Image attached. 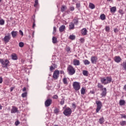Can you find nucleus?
Instances as JSON below:
<instances>
[{
  "label": "nucleus",
  "mask_w": 126,
  "mask_h": 126,
  "mask_svg": "<svg viewBox=\"0 0 126 126\" xmlns=\"http://www.w3.org/2000/svg\"><path fill=\"white\" fill-rule=\"evenodd\" d=\"M89 7L91 9H94V8H95V5L93 3H90Z\"/></svg>",
  "instance_id": "21"
},
{
  "label": "nucleus",
  "mask_w": 126,
  "mask_h": 126,
  "mask_svg": "<svg viewBox=\"0 0 126 126\" xmlns=\"http://www.w3.org/2000/svg\"><path fill=\"white\" fill-rule=\"evenodd\" d=\"M124 90H126V84L124 86V88H123Z\"/></svg>",
  "instance_id": "58"
},
{
  "label": "nucleus",
  "mask_w": 126,
  "mask_h": 126,
  "mask_svg": "<svg viewBox=\"0 0 126 126\" xmlns=\"http://www.w3.org/2000/svg\"><path fill=\"white\" fill-rule=\"evenodd\" d=\"M19 33H20V35H21V36H23V32H22V31L20 30Z\"/></svg>",
  "instance_id": "50"
},
{
  "label": "nucleus",
  "mask_w": 126,
  "mask_h": 126,
  "mask_svg": "<svg viewBox=\"0 0 126 126\" xmlns=\"http://www.w3.org/2000/svg\"><path fill=\"white\" fill-rule=\"evenodd\" d=\"M70 10L71 11H73V10H74V7L73 6H71L70 7Z\"/></svg>",
  "instance_id": "47"
},
{
  "label": "nucleus",
  "mask_w": 126,
  "mask_h": 126,
  "mask_svg": "<svg viewBox=\"0 0 126 126\" xmlns=\"http://www.w3.org/2000/svg\"><path fill=\"white\" fill-rule=\"evenodd\" d=\"M100 81L102 84L106 85L109 84L112 82V77H105L100 78Z\"/></svg>",
  "instance_id": "1"
},
{
  "label": "nucleus",
  "mask_w": 126,
  "mask_h": 126,
  "mask_svg": "<svg viewBox=\"0 0 126 126\" xmlns=\"http://www.w3.org/2000/svg\"><path fill=\"white\" fill-rule=\"evenodd\" d=\"M63 83L64 84H67V79H66V78H64L63 79Z\"/></svg>",
  "instance_id": "35"
},
{
  "label": "nucleus",
  "mask_w": 126,
  "mask_h": 126,
  "mask_svg": "<svg viewBox=\"0 0 126 126\" xmlns=\"http://www.w3.org/2000/svg\"><path fill=\"white\" fill-rule=\"evenodd\" d=\"M107 1H111V0H107Z\"/></svg>",
  "instance_id": "62"
},
{
  "label": "nucleus",
  "mask_w": 126,
  "mask_h": 126,
  "mask_svg": "<svg viewBox=\"0 0 126 126\" xmlns=\"http://www.w3.org/2000/svg\"><path fill=\"white\" fill-rule=\"evenodd\" d=\"M74 65H79L80 64V62L79 60H74L73 61Z\"/></svg>",
  "instance_id": "18"
},
{
  "label": "nucleus",
  "mask_w": 126,
  "mask_h": 126,
  "mask_svg": "<svg viewBox=\"0 0 126 126\" xmlns=\"http://www.w3.org/2000/svg\"><path fill=\"white\" fill-rule=\"evenodd\" d=\"M75 0H72L73 1H74Z\"/></svg>",
  "instance_id": "64"
},
{
  "label": "nucleus",
  "mask_w": 126,
  "mask_h": 126,
  "mask_svg": "<svg viewBox=\"0 0 126 126\" xmlns=\"http://www.w3.org/2000/svg\"><path fill=\"white\" fill-rule=\"evenodd\" d=\"M125 104H126V101L124 99H121L119 101V105L120 106H124V105H125Z\"/></svg>",
  "instance_id": "19"
},
{
  "label": "nucleus",
  "mask_w": 126,
  "mask_h": 126,
  "mask_svg": "<svg viewBox=\"0 0 126 126\" xmlns=\"http://www.w3.org/2000/svg\"><path fill=\"white\" fill-rule=\"evenodd\" d=\"M122 59H121V57L120 56H116L114 58V61L116 63H119L121 62V60Z\"/></svg>",
  "instance_id": "16"
},
{
  "label": "nucleus",
  "mask_w": 126,
  "mask_h": 126,
  "mask_svg": "<svg viewBox=\"0 0 126 126\" xmlns=\"http://www.w3.org/2000/svg\"><path fill=\"white\" fill-rule=\"evenodd\" d=\"M18 111V108L15 106H13L12 109L11 110V114H15Z\"/></svg>",
  "instance_id": "13"
},
{
  "label": "nucleus",
  "mask_w": 126,
  "mask_h": 126,
  "mask_svg": "<svg viewBox=\"0 0 126 126\" xmlns=\"http://www.w3.org/2000/svg\"><path fill=\"white\" fill-rule=\"evenodd\" d=\"M104 122H105V119H104V117H101L99 120V123L100 124V125H102V124H104Z\"/></svg>",
  "instance_id": "22"
},
{
  "label": "nucleus",
  "mask_w": 126,
  "mask_h": 126,
  "mask_svg": "<svg viewBox=\"0 0 126 126\" xmlns=\"http://www.w3.org/2000/svg\"><path fill=\"white\" fill-rule=\"evenodd\" d=\"M71 113H72V111L71 109L69 108V107H67L63 111V114L64 116L67 117H69L70 115H71Z\"/></svg>",
  "instance_id": "3"
},
{
  "label": "nucleus",
  "mask_w": 126,
  "mask_h": 126,
  "mask_svg": "<svg viewBox=\"0 0 126 126\" xmlns=\"http://www.w3.org/2000/svg\"><path fill=\"white\" fill-rule=\"evenodd\" d=\"M82 73L85 76H87L88 75V71L83 70Z\"/></svg>",
  "instance_id": "26"
},
{
  "label": "nucleus",
  "mask_w": 126,
  "mask_h": 126,
  "mask_svg": "<svg viewBox=\"0 0 126 126\" xmlns=\"http://www.w3.org/2000/svg\"><path fill=\"white\" fill-rule=\"evenodd\" d=\"M35 23H33V25H32V28H34V27H35Z\"/></svg>",
  "instance_id": "61"
},
{
  "label": "nucleus",
  "mask_w": 126,
  "mask_h": 126,
  "mask_svg": "<svg viewBox=\"0 0 126 126\" xmlns=\"http://www.w3.org/2000/svg\"><path fill=\"white\" fill-rule=\"evenodd\" d=\"M81 34L82 35H83V36L87 35V30H86V28H83L82 29Z\"/></svg>",
  "instance_id": "15"
},
{
  "label": "nucleus",
  "mask_w": 126,
  "mask_h": 126,
  "mask_svg": "<svg viewBox=\"0 0 126 126\" xmlns=\"http://www.w3.org/2000/svg\"><path fill=\"white\" fill-rule=\"evenodd\" d=\"M110 11L113 13H115L117 11V7L114 6L110 8Z\"/></svg>",
  "instance_id": "20"
},
{
  "label": "nucleus",
  "mask_w": 126,
  "mask_h": 126,
  "mask_svg": "<svg viewBox=\"0 0 126 126\" xmlns=\"http://www.w3.org/2000/svg\"><path fill=\"white\" fill-rule=\"evenodd\" d=\"M60 104L61 105H63V104H64V99H62L60 102Z\"/></svg>",
  "instance_id": "42"
},
{
  "label": "nucleus",
  "mask_w": 126,
  "mask_h": 126,
  "mask_svg": "<svg viewBox=\"0 0 126 126\" xmlns=\"http://www.w3.org/2000/svg\"><path fill=\"white\" fill-rule=\"evenodd\" d=\"M59 75H60V71L59 70H56L54 72L53 77L54 79H58L59 78Z\"/></svg>",
  "instance_id": "7"
},
{
  "label": "nucleus",
  "mask_w": 126,
  "mask_h": 126,
  "mask_svg": "<svg viewBox=\"0 0 126 126\" xmlns=\"http://www.w3.org/2000/svg\"><path fill=\"white\" fill-rule=\"evenodd\" d=\"M84 64H90V62H89L88 60H85L84 61Z\"/></svg>",
  "instance_id": "31"
},
{
  "label": "nucleus",
  "mask_w": 126,
  "mask_h": 126,
  "mask_svg": "<svg viewBox=\"0 0 126 126\" xmlns=\"http://www.w3.org/2000/svg\"><path fill=\"white\" fill-rule=\"evenodd\" d=\"M72 106L73 107V109H76V104H75V103H73L72 104Z\"/></svg>",
  "instance_id": "45"
},
{
  "label": "nucleus",
  "mask_w": 126,
  "mask_h": 126,
  "mask_svg": "<svg viewBox=\"0 0 126 126\" xmlns=\"http://www.w3.org/2000/svg\"><path fill=\"white\" fill-rule=\"evenodd\" d=\"M119 13H123V10H119Z\"/></svg>",
  "instance_id": "60"
},
{
  "label": "nucleus",
  "mask_w": 126,
  "mask_h": 126,
  "mask_svg": "<svg viewBox=\"0 0 126 126\" xmlns=\"http://www.w3.org/2000/svg\"><path fill=\"white\" fill-rule=\"evenodd\" d=\"M56 32H57V28H56V27H54L53 33L55 34V33H56Z\"/></svg>",
  "instance_id": "41"
},
{
  "label": "nucleus",
  "mask_w": 126,
  "mask_h": 126,
  "mask_svg": "<svg viewBox=\"0 0 126 126\" xmlns=\"http://www.w3.org/2000/svg\"><path fill=\"white\" fill-rule=\"evenodd\" d=\"M114 31L115 32V33H118V32H119V30L117 29H114Z\"/></svg>",
  "instance_id": "51"
},
{
  "label": "nucleus",
  "mask_w": 126,
  "mask_h": 126,
  "mask_svg": "<svg viewBox=\"0 0 126 126\" xmlns=\"http://www.w3.org/2000/svg\"><path fill=\"white\" fill-rule=\"evenodd\" d=\"M54 113H55V114H59V113H60V110H59V109L56 108L54 110Z\"/></svg>",
  "instance_id": "36"
},
{
  "label": "nucleus",
  "mask_w": 126,
  "mask_h": 126,
  "mask_svg": "<svg viewBox=\"0 0 126 126\" xmlns=\"http://www.w3.org/2000/svg\"><path fill=\"white\" fill-rule=\"evenodd\" d=\"M69 39H70V40H74V39H75V36L74 35H70L69 36Z\"/></svg>",
  "instance_id": "34"
},
{
  "label": "nucleus",
  "mask_w": 126,
  "mask_h": 126,
  "mask_svg": "<svg viewBox=\"0 0 126 126\" xmlns=\"http://www.w3.org/2000/svg\"><path fill=\"white\" fill-rule=\"evenodd\" d=\"M37 5H38V0H34V7H36Z\"/></svg>",
  "instance_id": "39"
},
{
  "label": "nucleus",
  "mask_w": 126,
  "mask_h": 126,
  "mask_svg": "<svg viewBox=\"0 0 126 126\" xmlns=\"http://www.w3.org/2000/svg\"><path fill=\"white\" fill-rule=\"evenodd\" d=\"M19 124H20V123L19 122V121H16L15 122V126H18V125H19Z\"/></svg>",
  "instance_id": "48"
},
{
  "label": "nucleus",
  "mask_w": 126,
  "mask_h": 126,
  "mask_svg": "<svg viewBox=\"0 0 126 126\" xmlns=\"http://www.w3.org/2000/svg\"><path fill=\"white\" fill-rule=\"evenodd\" d=\"M74 28V24L71 23L70 25H69V29L71 30Z\"/></svg>",
  "instance_id": "28"
},
{
  "label": "nucleus",
  "mask_w": 126,
  "mask_h": 126,
  "mask_svg": "<svg viewBox=\"0 0 126 126\" xmlns=\"http://www.w3.org/2000/svg\"><path fill=\"white\" fill-rule=\"evenodd\" d=\"M100 18L101 20H105L106 19V16L104 14H102L100 16Z\"/></svg>",
  "instance_id": "24"
},
{
  "label": "nucleus",
  "mask_w": 126,
  "mask_h": 126,
  "mask_svg": "<svg viewBox=\"0 0 126 126\" xmlns=\"http://www.w3.org/2000/svg\"><path fill=\"white\" fill-rule=\"evenodd\" d=\"M53 99H58V95H55L53 96Z\"/></svg>",
  "instance_id": "52"
},
{
  "label": "nucleus",
  "mask_w": 126,
  "mask_h": 126,
  "mask_svg": "<svg viewBox=\"0 0 126 126\" xmlns=\"http://www.w3.org/2000/svg\"><path fill=\"white\" fill-rule=\"evenodd\" d=\"M67 70L69 75H73L75 73V70L74 69V68H73V67L71 65H68Z\"/></svg>",
  "instance_id": "2"
},
{
  "label": "nucleus",
  "mask_w": 126,
  "mask_h": 126,
  "mask_svg": "<svg viewBox=\"0 0 126 126\" xmlns=\"http://www.w3.org/2000/svg\"><path fill=\"white\" fill-rule=\"evenodd\" d=\"M100 90L102 91L101 93L100 94L101 97H106L107 95V89L106 88H104Z\"/></svg>",
  "instance_id": "9"
},
{
  "label": "nucleus",
  "mask_w": 126,
  "mask_h": 126,
  "mask_svg": "<svg viewBox=\"0 0 126 126\" xmlns=\"http://www.w3.org/2000/svg\"><path fill=\"white\" fill-rule=\"evenodd\" d=\"M81 94H82L84 95V94H85V89L84 88H82L81 90Z\"/></svg>",
  "instance_id": "29"
},
{
  "label": "nucleus",
  "mask_w": 126,
  "mask_h": 126,
  "mask_svg": "<svg viewBox=\"0 0 126 126\" xmlns=\"http://www.w3.org/2000/svg\"><path fill=\"white\" fill-rule=\"evenodd\" d=\"M97 87H98V88H99V89H101H101H103V88L104 87V86H103V85L101 84V83H98Z\"/></svg>",
  "instance_id": "25"
},
{
  "label": "nucleus",
  "mask_w": 126,
  "mask_h": 126,
  "mask_svg": "<svg viewBox=\"0 0 126 126\" xmlns=\"http://www.w3.org/2000/svg\"><path fill=\"white\" fill-rule=\"evenodd\" d=\"M25 91H26V87H24V88L23 89V92H24Z\"/></svg>",
  "instance_id": "57"
},
{
  "label": "nucleus",
  "mask_w": 126,
  "mask_h": 126,
  "mask_svg": "<svg viewBox=\"0 0 126 126\" xmlns=\"http://www.w3.org/2000/svg\"><path fill=\"white\" fill-rule=\"evenodd\" d=\"M11 39V37L10 36V33H8L7 35H5L3 38L4 42L5 43H8L9 40Z\"/></svg>",
  "instance_id": "8"
},
{
  "label": "nucleus",
  "mask_w": 126,
  "mask_h": 126,
  "mask_svg": "<svg viewBox=\"0 0 126 126\" xmlns=\"http://www.w3.org/2000/svg\"><path fill=\"white\" fill-rule=\"evenodd\" d=\"M52 99L48 98L45 101V107H50L51 104H52Z\"/></svg>",
  "instance_id": "10"
},
{
  "label": "nucleus",
  "mask_w": 126,
  "mask_h": 126,
  "mask_svg": "<svg viewBox=\"0 0 126 126\" xmlns=\"http://www.w3.org/2000/svg\"><path fill=\"white\" fill-rule=\"evenodd\" d=\"M27 93H24L22 94V97H23V98H25V97H27Z\"/></svg>",
  "instance_id": "37"
},
{
  "label": "nucleus",
  "mask_w": 126,
  "mask_h": 126,
  "mask_svg": "<svg viewBox=\"0 0 126 126\" xmlns=\"http://www.w3.org/2000/svg\"><path fill=\"white\" fill-rule=\"evenodd\" d=\"M122 119H126V115L124 114H121Z\"/></svg>",
  "instance_id": "46"
},
{
  "label": "nucleus",
  "mask_w": 126,
  "mask_h": 126,
  "mask_svg": "<svg viewBox=\"0 0 126 126\" xmlns=\"http://www.w3.org/2000/svg\"><path fill=\"white\" fill-rule=\"evenodd\" d=\"M80 5H81V4H80V3H79V2H78L76 4V6L77 8L80 7Z\"/></svg>",
  "instance_id": "44"
},
{
  "label": "nucleus",
  "mask_w": 126,
  "mask_h": 126,
  "mask_svg": "<svg viewBox=\"0 0 126 126\" xmlns=\"http://www.w3.org/2000/svg\"><path fill=\"white\" fill-rule=\"evenodd\" d=\"M60 73L61 74H63L64 73V72L63 70L60 71Z\"/></svg>",
  "instance_id": "56"
},
{
  "label": "nucleus",
  "mask_w": 126,
  "mask_h": 126,
  "mask_svg": "<svg viewBox=\"0 0 126 126\" xmlns=\"http://www.w3.org/2000/svg\"><path fill=\"white\" fill-rule=\"evenodd\" d=\"M0 63L2 64V67H7L8 66V63H9V61L8 60H6L5 61L0 60Z\"/></svg>",
  "instance_id": "5"
},
{
  "label": "nucleus",
  "mask_w": 126,
  "mask_h": 126,
  "mask_svg": "<svg viewBox=\"0 0 126 126\" xmlns=\"http://www.w3.org/2000/svg\"><path fill=\"white\" fill-rule=\"evenodd\" d=\"M80 41L81 42V43H83V42H84V38H81L80 39Z\"/></svg>",
  "instance_id": "53"
},
{
  "label": "nucleus",
  "mask_w": 126,
  "mask_h": 126,
  "mask_svg": "<svg viewBox=\"0 0 126 126\" xmlns=\"http://www.w3.org/2000/svg\"><path fill=\"white\" fill-rule=\"evenodd\" d=\"M14 87H12L10 88V92H12L13 91V90L14 89Z\"/></svg>",
  "instance_id": "54"
},
{
  "label": "nucleus",
  "mask_w": 126,
  "mask_h": 126,
  "mask_svg": "<svg viewBox=\"0 0 126 126\" xmlns=\"http://www.w3.org/2000/svg\"><path fill=\"white\" fill-rule=\"evenodd\" d=\"M120 125L121 126H126V121H122L120 122Z\"/></svg>",
  "instance_id": "33"
},
{
  "label": "nucleus",
  "mask_w": 126,
  "mask_h": 126,
  "mask_svg": "<svg viewBox=\"0 0 126 126\" xmlns=\"http://www.w3.org/2000/svg\"><path fill=\"white\" fill-rule=\"evenodd\" d=\"M52 42L54 44H56V43H57V38H56V37H53Z\"/></svg>",
  "instance_id": "30"
},
{
  "label": "nucleus",
  "mask_w": 126,
  "mask_h": 126,
  "mask_svg": "<svg viewBox=\"0 0 126 126\" xmlns=\"http://www.w3.org/2000/svg\"><path fill=\"white\" fill-rule=\"evenodd\" d=\"M105 31H106V32H110V27L106 26L105 27Z\"/></svg>",
  "instance_id": "40"
},
{
  "label": "nucleus",
  "mask_w": 126,
  "mask_h": 126,
  "mask_svg": "<svg viewBox=\"0 0 126 126\" xmlns=\"http://www.w3.org/2000/svg\"><path fill=\"white\" fill-rule=\"evenodd\" d=\"M52 65L50 67V71H53L55 70V68H57V64L54 63V62H52Z\"/></svg>",
  "instance_id": "11"
},
{
  "label": "nucleus",
  "mask_w": 126,
  "mask_h": 126,
  "mask_svg": "<svg viewBox=\"0 0 126 126\" xmlns=\"http://www.w3.org/2000/svg\"><path fill=\"white\" fill-rule=\"evenodd\" d=\"M19 47H20V48H23V47L24 46V43H23L22 42H19Z\"/></svg>",
  "instance_id": "32"
},
{
  "label": "nucleus",
  "mask_w": 126,
  "mask_h": 126,
  "mask_svg": "<svg viewBox=\"0 0 126 126\" xmlns=\"http://www.w3.org/2000/svg\"><path fill=\"white\" fill-rule=\"evenodd\" d=\"M73 87L76 91H78L80 89V84L78 82H74L73 83Z\"/></svg>",
  "instance_id": "6"
},
{
  "label": "nucleus",
  "mask_w": 126,
  "mask_h": 126,
  "mask_svg": "<svg viewBox=\"0 0 126 126\" xmlns=\"http://www.w3.org/2000/svg\"><path fill=\"white\" fill-rule=\"evenodd\" d=\"M0 83H2V78L0 77Z\"/></svg>",
  "instance_id": "55"
},
{
  "label": "nucleus",
  "mask_w": 126,
  "mask_h": 126,
  "mask_svg": "<svg viewBox=\"0 0 126 126\" xmlns=\"http://www.w3.org/2000/svg\"><path fill=\"white\" fill-rule=\"evenodd\" d=\"M0 110H2V106L1 104H0Z\"/></svg>",
  "instance_id": "59"
},
{
  "label": "nucleus",
  "mask_w": 126,
  "mask_h": 126,
  "mask_svg": "<svg viewBox=\"0 0 126 126\" xmlns=\"http://www.w3.org/2000/svg\"><path fill=\"white\" fill-rule=\"evenodd\" d=\"M12 57V59L14 60L15 61H16L17 60V56H16V54H13L11 56Z\"/></svg>",
  "instance_id": "23"
},
{
  "label": "nucleus",
  "mask_w": 126,
  "mask_h": 126,
  "mask_svg": "<svg viewBox=\"0 0 126 126\" xmlns=\"http://www.w3.org/2000/svg\"><path fill=\"white\" fill-rule=\"evenodd\" d=\"M66 10V6L62 5L61 7L62 12H64V10Z\"/></svg>",
  "instance_id": "27"
},
{
  "label": "nucleus",
  "mask_w": 126,
  "mask_h": 126,
  "mask_svg": "<svg viewBox=\"0 0 126 126\" xmlns=\"http://www.w3.org/2000/svg\"><path fill=\"white\" fill-rule=\"evenodd\" d=\"M92 63H97V57L95 56H92L91 59Z\"/></svg>",
  "instance_id": "12"
},
{
  "label": "nucleus",
  "mask_w": 126,
  "mask_h": 126,
  "mask_svg": "<svg viewBox=\"0 0 126 126\" xmlns=\"http://www.w3.org/2000/svg\"><path fill=\"white\" fill-rule=\"evenodd\" d=\"M77 25L78 24V20H74V25Z\"/></svg>",
  "instance_id": "43"
},
{
  "label": "nucleus",
  "mask_w": 126,
  "mask_h": 126,
  "mask_svg": "<svg viewBox=\"0 0 126 126\" xmlns=\"http://www.w3.org/2000/svg\"><path fill=\"white\" fill-rule=\"evenodd\" d=\"M4 24V20L3 19L0 20V25H3Z\"/></svg>",
  "instance_id": "38"
},
{
  "label": "nucleus",
  "mask_w": 126,
  "mask_h": 126,
  "mask_svg": "<svg viewBox=\"0 0 126 126\" xmlns=\"http://www.w3.org/2000/svg\"><path fill=\"white\" fill-rule=\"evenodd\" d=\"M65 30V26L64 25H62L59 28V31L60 32H63Z\"/></svg>",
  "instance_id": "17"
},
{
  "label": "nucleus",
  "mask_w": 126,
  "mask_h": 126,
  "mask_svg": "<svg viewBox=\"0 0 126 126\" xmlns=\"http://www.w3.org/2000/svg\"><path fill=\"white\" fill-rule=\"evenodd\" d=\"M11 34L12 37L13 38H16V37L17 36V34H18V32L12 31V32H11Z\"/></svg>",
  "instance_id": "14"
},
{
  "label": "nucleus",
  "mask_w": 126,
  "mask_h": 126,
  "mask_svg": "<svg viewBox=\"0 0 126 126\" xmlns=\"http://www.w3.org/2000/svg\"><path fill=\"white\" fill-rule=\"evenodd\" d=\"M1 0H0V2H1Z\"/></svg>",
  "instance_id": "63"
},
{
  "label": "nucleus",
  "mask_w": 126,
  "mask_h": 126,
  "mask_svg": "<svg viewBox=\"0 0 126 126\" xmlns=\"http://www.w3.org/2000/svg\"><path fill=\"white\" fill-rule=\"evenodd\" d=\"M95 104H96L97 105L96 113H99V111H100L102 108V102H101L100 100H97L95 101Z\"/></svg>",
  "instance_id": "4"
},
{
  "label": "nucleus",
  "mask_w": 126,
  "mask_h": 126,
  "mask_svg": "<svg viewBox=\"0 0 126 126\" xmlns=\"http://www.w3.org/2000/svg\"><path fill=\"white\" fill-rule=\"evenodd\" d=\"M66 51H67L68 52L70 51V47H67L66 48Z\"/></svg>",
  "instance_id": "49"
}]
</instances>
